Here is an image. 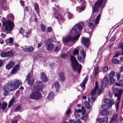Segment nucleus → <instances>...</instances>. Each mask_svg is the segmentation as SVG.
I'll use <instances>...</instances> for the list:
<instances>
[{"mask_svg": "<svg viewBox=\"0 0 123 123\" xmlns=\"http://www.w3.org/2000/svg\"><path fill=\"white\" fill-rule=\"evenodd\" d=\"M104 0H98V1L94 4V6L92 8V14L88 24V26L91 30H93L94 28V26L93 23L94 20V18L98 12L99 8L101 6L102 9L100 13L97 16L95 20L94 21V23L96 24L99 23L101 13L104 7Z\"/></svg>", "mask_w": 123, "mask_h": 123, "instance_id": "nucleus-1", "label": "nucleus"}, {"mask_svg": "<svg viewBox=\"0 0 123 123\" xmlns=\"http://www.w3.org/2000/svg\"><path fill=\"white\" fill-rule=\"evenodd\" d=\"M83 25V23H80L75 25L71 30L70 35L64 38L63 41L65 42H68L70 41L75 42L80 35V34H77L82 29Z\"/></svg>", "mask_w": 123, "mask_h": 123, "instance_id": "nucleus-2", "label": "nucleus"}, {"mask_svg": "<svg viewBox=\"0 0 123 123\" xmlns=\"http://www.w3.org/2000/svg\"><path fill=\"white\" fill-rule=\"evenodd\" d=\"M14 16L12 14H10L7 16L6 18H2V19L3 25L5 26V32L7 34L11 32L14 28V25L13 21Z\"/></svg>", "mask_w": 123, "mask_h": 123, "instance_id": "nucleus-3", "label": "nucleus"}, {"mask_svg": "<svg viewBox=\"0 0 123 123\" xmlns=\"http://www.w3.org/2000/svg\"><path fill=\"white\" fill-rule=\"evenodd\" d=\"M70 60L72 65L73 69L74 70H78V73L80 72L81 69V65L79 64L76 59L73 56H71L70 57Z\"/></svg>", "mask_w": 123, "mask_h": 123, "instance_id": "nucleus-4", "label": "nucleus"}, {"mask_svg": "<svg viewBox=\"0 0 123 123\" xmlns=\"http://www.w3.org/2000/svg\"><path fill=\"white\" fill-rule=\"evenodd\" d=\"M41 97V94L39 92V90L35 89L31 92L30 96V98L35 100L39 99Z\"/></svg>", "mask_w": 123, "mask_h": 123, "instance_id": "nucleus-5", "label": "nucleus"}, {"mask_svg": "<svg viewBox=\"0 0 123 123\" xmlns=\"http://www.w3.org/2000/svg\"><path fill=\"white\" fill-rule=\"evenodd\" d=\"M32 75V73L30 72L27 76L26 79V80L27 81V83L28 85L30 86H32L34 82V80L33 79H30V77Z\"/></svg>", "mask_w": 123, "mask_h": 123, "instance_id": "nucleus-6", "label": "nucleus"}, {"mask_svg": "<svg viewBox=\"0 0 123 123\" xmlns=\"http://www.w3.org/2000/svg\"><path fill=\"white\" fill-rule=\"evenodd\" d=\"M4 87L9 91H12L16 89V86H14L12 83L9 82L7 84V86H6Z\"/></svg>", "mask_w": 123, "mask_h": 123, "instance_id": "nucleus-7", "label": "nucleus"}, {"mask_svg": "<svg viewBox=\"0 0 123 123\" xmlns=\"http://www.w3.org/2000/svg\"><path fill=\"white\" fill-rule=\"evenodd\" d=\"M43 83L41 82H37L35 84L34 86V89L39 90H41L43 88Z\"/></svg>", "mask_w": 123, "mask_h": 123, "instance_id": "nucleus-8", "label": "nucleus"}, {"mask_svg": "<svg viewBox=\"0 0 123 123\" xmlns=\"http://www.w3.org/2000/svg\"><path fill=\"white\" fill-rule=\"evenodd\" d=\"M12 52L11 50L6 52H3L1 54V56L2 57H10L12 56Z\"/></svg>", "mask_w": 123, "mask_h": 123, "instance_id": "nucleus-9", "label": "nucleus"}, {"mask_svg": "<svg viewBox=\"0 0 123 123\" xmlns=\"http://www.w3.org/2000/svg\"><path fill=\"white\" fill-rule=\"evenodd\" d=\"M81 42L83 45L88 48V47L89 40L88 38H84L82 39Z\"/></svg>", "mask_w": 123, "mask_h": 123, "instance_id": "nucleus-10", "label": "nucleus"}, {"mask_svg": "<svg viewBox=\"0 0 123 123\" xmlns=\"http://www.w3.org/2000/svg\"><path fill=\"white\" fill-rule=\"evenodd\" d=\"M104 101L105 103L108 104L109 106L110 107H111L114 102L113 99L107 98L105 99L104 100Z\"/></svg>", "mask_w": 123, "mask_h": 123, "instance_id": "nucleus-11", "label": "nucleus"}, {"mask_svg": "<svg viewBox=\"0 0 123 123\" xmlns=\"http://www.w3.org/2000/svg\"><path fill=\"white\" fill-rule=\"evenodd\" d=\"M40 78L41 80L43 82H46L48 80L47 78L45 73H42L40 74Z\"/></svg>", "mask_w": 123, "mask_h": 123, "instance_id": "nucleus-12", "label": "nucleus"}, {"mask_svg": "<svg viewBox=\"0 0 123 123\" xmlns=\"http://www.w3.org/2000/svg\"><path fill=\"white\" fill-rule=\"evenodd\" d=\"M34 49L33 47L31 46L30 47L26 48L23 49L22 50L25 52H31L33 51Z\"/></svg>", "mask_w": 123, "mask_h": 123, "instance_id": "nucleus-13", "label": "nucleus"}, {"mask_svg": "<svg viewBox=\"0 0 123 123\" xmlns=\"http://www.w3.org/2000/svg\"><path fill=\"white\" fill-rule=\"evenodd\" d=\"M22 82L20 80H16L14 81L13 84L14 86H16V89L18 88L19 86L22 84Z\"/></svg>", "mask_w": 123, "mask_h": 123, "instance_id": "nucleus-14", "label": "nucleus"}, {"mask_svg": "<svg viewBox=\"0 0 123 123\" xmlns=\"http://www.w3.org/2000/svg\"><path fill=\"white\" fill-rule=\"evenodd\" d=\"M54 46V45L53 43H50L47 44L46 46V48L47 50L50 51L52 50Z\"/></svg>", "mask_w": 123, "mask_h": 123, "instance_id": "nucleus-15", "label": "nucleus"}, {"mask_svg": "<svg viewBox=\"0 0 123 123\" xmlns=\"http://www.w3.org/2000/svg\"><path fill=\"white\" fill-rule=\"evenodd\" d=\"M101 92V90L100 88L98 89H96L95 88L93 90L91 93V95H94L96 93L97 94H99Z\"/></svg>", "mask_w": 123, "mask_h": 123, "instance_id": "nucleus-16", "label": "nucleus"}, {"mask_svg": "<svg viewBox=\"0 0 123 123\" xmlns=\"http://www.w3.org/2000/svg\"><path fill=\"white\" fill-rule=\"evenodd\" d=\"M87 80V78L86 77L82 82L81 83L80 85L81 87L83 89H84L85 88V85L86 83Z\"/></svg>", "mask_w": 123, "mask_h": 123, "instance_id": "nucleus-17", "label": "nucleus"}, {"mask_svg": "<svg viewBox=\"0 0 123 123\" xmlns=\"http://www.w3.org/2000/svg\"><path fill=\"white\" fill-rule=\"evenodd\" d=\"M100 113L103 116L107 115L109 114V111L106 110L104 109L101 111Z\"/></svg>", "mask_w": 123, "mask_h": 123, "instance_id": "nucleus-18", "label": "nucleus"}, {"mask_svg": "<svg viewBox=\"0 0 123 123\" xmlns=\"http://www.w3.org/2000/svg\"><path fill=\"white\" fill-rule=\"evenodd\" d=\"M19 66L18 65H17L14 67L11 71V74H13L16 73L17 70L19 69Z\"/></svg>", "mask_w": 123, "mask_h": 123, "instance_id": "nucleus-19", "label": "nucleus"}, {"mask_svg": "<svg viewBox=\"0 0 123 123\" xmlns=\"http://www.w3.org/2000/svg\"><path fill=\"white\" fill-rule=\"evenodd\" d=\"M53 15L54 17H55V18L57 19L59 22H61V19H61V18L60 15L59 14L58 15L57 12H55V13Z\"/></svg>", "mask_w": 123, "mask_h": 123, "instance_id": "nucleus-20", "label": "nucleus"}, {"mask_svg": "<svg viewBox=\"0 0 123 123\" xmlns=\"http://www.w3.org/2000/svg\"><path fill=\"white\" fill-rule=\"evenodd\" d=\"M120 96H117L118 97L117 98V102L115 105V107L116 109V111L117 112L118 111V108L119 101L120 99Z\"/></svg>", "mask_w": 123, "mask_h": 123, "instance_id": "nucleus-21", "label": "nucleus"}, {"mask_svg": "<svg viewBox=\"0 0 123 123\" xmlns=\"http://www.w3.org/2000/svg\"><path fill=\"white\" fill-rule=\"evenodd\" d=\"M14 64L13 62L10 61L9 63L6 66V68L8 69H9L13 67Z\"/></svg>", "mask_w": 123, "mask_h": 123, "instance_id": "nucleus-22", "label": "nucleus"}, {"mask_svg": "<svg viewBox=\"0 0 123 123\" xmlns=\"http://www.w3.org/2000/svg\"><path fill=\"white\" fill-rule=\"evenodd\" d=\"M117 115L116 113H115L113 115L112 117V119L111 120L110 123H112L113 122L115 121L117 118Z\"/></svg>", "mask_w": 123, "mask_h": 123, "instance_id": "nucleus-23", "label": "nucleus"}, {"mask_svg": "<svg viewBox=\"0 0 123 123\" xmlns=\"http://www.w3.org/2000/svg\"><path fill=\"white\" fill-rule=\"evenodd\" d=\"M7 104L5 102H3L2 103L1 105V109L2 110H5L7 106Z\"/></svg>", "mask_w": 123, "mask_h": 123, "instance_id": "nucleus-24", "label": "nucleus"}, {"mask_svg": "<svg viewBox=\"0 0 123 123\" xmlns=\"http://www.w3.org/2000/svg\"><path fill=\"white\" fill-rule=\"evenodd\" d=\"M115 85L118 86H121L123 85V80H119L118 81V83H116L115 84Z\"/></svg>", "mask_w": 123, "mask_h": 123, "instance_id": "nucleus-25", "label": "nucleus"}, {"mask_svg": "<svg viewBox=\"0 0 123 123\" xmlns=\"http://www.w3.org/2000/svg\"><path fill=\"white\" fill-rule=\"evenodd\" d=\"M34 9L37 13L39 12V7L38 4L37 3H35L34 5Z\"/></svg>", "mask_w": 123, "mask_h": 123, "instance_id": "nucleus-26", "label": "nucleus"}, {"mask_svg": "<svg viewBox=\"0 0 123 123\" xmlns=\"http://www.w3.org/2000/svg\"><path fill=\"white\" fill-rule=\"evenodd\" d=\"M112 63L115 64H120L121 62L120 61L116 59H113L112 60Z\"/></svg>", "mask_w": 123, "mask_h": 123, "instance_id": "nucleus-27", "label": "nucleus"}, {"mask_svg": "<svg viewBox=\"0 0 123 123\" xmlns=\"http://www.w3.org/2000/svg\"><path fill=\"white\" fill-rule=\"evenodd\" d=\"M118 89L117 88H114L113 90V92L115 97H117L118 95V93L117 92Z\"/></svg>", "mask_w": 123, "mask_h": 123, "instance_id": "nucleus-28", "label": "nucleus"}, {"mask_svg": "<svg viewBox=\"0 0 123 123\" xmlns=\"http://www.w3.org/2000/svg\"><path fill=\"white\" fill-rule=\"evenodd\" d=\"M54 94L53 92H50L48 96L47 97L48 99L50 100L52 99L54 96Z\"/></svg>", "mask_w": 123, "mask_h": 123, "instance_id": "nucleus-29", "label": "nucleus"}, {"mask_svg": "<svg viewBox=\"0 0 123 123\" xmlns=\"http://www.w3.org/2000/svg\"><path fill=\"white\" fill-rule=\"evenodd\" d=\"M55 87L56 89V91H58L60 87L59 83L58 82H56L55 83Z\"/></svg>", "mask_w": 123, "mask_h": 123, "instance_id": "nucleus-30", "label": "nucleus"}, {"mask_svg": "<svg viewBox=\"0 0 123 123\" xmlns=\"http://www.w3.org/2000/svg\"><path fill=\"white\" fill-rule=\"evenodd\" d=\"M14 102V99L13 98H12L9 102L8 107L9 108L13 104V103Z\"/></svg>", "mask_w": 123, "mask_h": 123, "instance_id": "nucleus-31", "label": "nucleus"}, {"mask_svg": "<svg viewBox=\"0 0 123 123\" xmlns=\"http://www.w3.org/2000/svg\"><path fill=\"white\" fill-rule=\"evenodd\" d=\"M60 79L61 81H63L65 79V77L63 73H60L59 74Z\"/></svg>", "mask_w": 123, "mask_h": 123, "instance_id": "nucleus-32", "label": "nucleus"}, {"mask_svg": "<svg viewBox=\"0 0 123 123\" xmlns=\"http://www.w3.org/2000/svg\"><path fill=\"white\" fill-rule=\"evenodd\" d=\"M4 92H3V95L6 96L8 95V91H9L5 87H4Z\"/></svg>", "mask_w": 123, "mask_h": 123, "instance_id": "nucleus-33", "label": "nucleus"}, {"mask_svg": "<svg viewBox=\"0 0 123 123\" xmlns=\"http://www.w3.org/2000/svg\"><path fill=\"white\" fill-rule=\"evenodd\" d=\"M84 105L87 109H88L90 108V105L89 103L87 101H85L84 103Z\"/></svg>", "mask_w": 123, "mask_h": 123, "instance_id": "nucleus-34", "label": "nucleus"}, {"mask_svg": "<svg viewBox=\"0 0 123 123\" xmlns=\"http://www.w3.org/2000/svg\"><path fill=\"white\" fill-rule=\"evenodd\" d=\"M40 26L42 31L43 32L45 31L46 30L45 25L43 24H41L40 25Z\"/></svg>", "mask_w": 123, "mask_h": 123, "instance_id": "nucleus-35", "label": "nucleus"}, {"mask_svg": "<svg viewBox=\"0 0 123 123\" xmlns=\"http://www.w3.org/2000/svg\"><path fill=\"white\" fill-rule=\"evenodd\" d=\"M109 105H108L107 104H105L102 106L101 108L102 109L107 110V109H109Z\"/></svg>", "mask_w": 123, "mask_h": 123, "instance_id": "nucleus-36", "label": "nucleus"}, {"mask_svg": "<svg viewBox=\"0 0 123 123\" xmlns=\"http://www.w3.org/2000/svg\"><path fill=\"white\" fill-rule=\"evenodd\" d=\"M102 86L101 85L99 87H98V82H97V81H96L95 83V89H98V88H100V89L101 90L102 89Z\"/></svg>", "mask_w": 123, "mask_h": 123, "instance_id": "nucleus-37", "label": "nucleus"}, {"mask_svg": "<svg viewBox=\"0 0 123 123\" xmlns=\"http://www.w3.org/2000/svg\"><path fill=\"white\" fill-rule=\"evenodd\" d=\"M114 72L113 71H112L110 74L109 76V78H113V76L114 74Z\"/></svg>", "mask_w": 123, "mask_h": 123, "instance_id": "nucleus-38", "label": "nucleus"}, {"mask_svg": "<svg viewBox=\"0 0 123 123\" xmlns=\"http://www.w3.org/2000/svg\"><path fill=\"white\" fill-rule=\"evenodd\" d=\"M21 109V106L20 105L18 106L15 109V112H18L20 111Z\"/></svg>", "mask_w": 123, "mask_h": 123, "instance_id": "nucleus-39", "label": "nucleus"}, {"mask_svg": "<svg viewBox=\"0 0 123 123\" xmlns=\"http://www.w3.org/2000/svg\"><path fill=\"white\" fill-rule=\"evenodd\" d=\"M79 119H78V120H76L75 121H74L72 120H70V123H78L79 122Z\"/></svg>", "mask_w": 123, "mask_h": 123, "instance_id": "nucleus-40", "label": "nucleus"}, {"mask_svg": "<svg viewBox=\"0 0 123 123\" xmlns=\"http://www.w3.org/2000/svg\"><path fill=\"white\" fill-rule=\"evenodd\" d=\"M60 49V47L59 46H57L55 48L54 51L56 52H57L59 51Z\"/></svg>", "mask_w": 123, "mask_h": 123, "instance_id": "nucleus-41", "label": "nucleus"}, {"mask_svg": "<svg viewBox=\"0 0 123 123\" xmlns=\"http://www.w3.org/2000/svg\"><path fill=\"white\" fill-rule=\"evenodd\" d=\"M120 52L119 51H117L116 52V53L114 57H116L119 56L120 55Z\"/></svg>", "mask_w": 123, "mask_h": 123, "instance_id": "nucleus-42", "label": "nucleus"}, {"mask_svg": "<svg viewBox=\"0 0 123 123\" xmlns=\"http://www.w3.org/2000/svg\"><path fill=\"white\" fill-rule=\"evenodd\" d=\"M53 40L51 39H48L46 41H45L44 43L45 44H47L49 43H51L52 42Z\"/></svg>", "mask_w": 123, "mask_h": 123, "instance_id": "nucleus-43", "label": "nucleus"}, {"mask_svg": "<svg viewBox=\"0 0 123 123\" xmlns=\"http://www.w3.org/2000/svg\"><path fill=\"white\" fill-rule=\"evenodd\" d=\"M98 121L100 123H102L104 122V119L101 118L98 119Z\"/></svg>", "mask_w": 123, "mask_h": 123, "instance_id": "nucleus-44", "label": "nucleus"}, {"mask_svg": "<svg viewBox=\"0 0 123 123\" xmlns=\"http://www.w3.org/2000/svg\"><path fill=\"white\" fill-rule=\"evenodd\" d=\"M52 30V28L50 27H48L46 29V31L47 32H50Z\"/></svg>", "mask_w": 123, "mask_h": 123, "instance_id": "nucleus-45", "label": "nucleus"}, {"mask_svg": "<svg viewBox=\"0 0 123 123\" xmlns=\"http://www.w3.org/2000/svg\"><path fill=\"white\" fill-rule=\"evenodd\" d=\"M108 66H106L103 69V71L104 72H105L108 70Z\"/></svg>", "mask_w": 123, "mask_h": 123, "instance_id": "nucleus-46", "label": "nucleus"}, {"mask_svg": "<svg viewBox=\"0 0 123 123\" xmlns=\"http://www.w3.org/2000/svg\"><path fill=\"white\" fill-rule=\"evenodd\" d=\"M79 52V51L77 49H76L74 50L73 54L74 55H77Z\"/></svg>", "mask_w": 123, "mask_h": 123, "instance_id": "nucleus-47", "label": "nucleus"}, {"mask_svg": "<svg viewBox=\"0 0 123 123\" xmlns=\"http://www.w3.org/2000/svg\"><path fill=\"white\" fill-rule=\"evenodd\" d=\"M68 17L69 18H71L72 17L73 15L72 14L70 13L69 12H68Z\"/></svg>", "mask_w": 123, "mask_h": 123, "instance_id": "nucleus-48", "label": "nucleus"}, {"mask_svg": "<svg viewBox=\"0 0 123 123\" xmlns=\"http://www.w3.org/2000/svg\"><path fill=\"white\" fill-rule=\"evenodd\" d=\"M104 122L107 123L108 121V117H107L105 116L104 117Z\"/></svg>", "mask_w": 123, "mask_h": 123, "instance_id": "nucleus-49", "label": "nucleus"}, {"mask_svg": "<svg viewBox=\"0 0 123 123\" xmlns=\"http://www.w3.org/2000/svg\"><path fill=\"white\" fill-rule=\"evenodd\" d=\"M81 53L82 55L83 56V58H84L85 55L84 51V50H83L81 51Z\"/></svg>", "mask_w": 123, "mask_h": 123, "instance_id": "nucleus-50", "label": "nucleus"}, {"mask_svg": "<svg viewBox=\"0 0 123 123\" xmlns=\"http://www.w3.org/2000/svg\"><path fill=\"white\" fill-rule=\"evenodd\" d=\"M13 41V39L12 38H10L9 39V44H11L12 43Z\"/></svg>", "mask_w": 123, "mask_h": 123, "instance_id": "nucleus-51", "label": "nucleus"}, {"mask_svg": "<svg viewBox=\"0 0 123 123\" xmlns=\"http://www.w3.org/2000/svg\"><path fill=\"white\" fill-rule=\"evenodd\" d=\"M81 110L83 113L84 114L86 112V109L84 107L82 106L81 107Z\"/></svg>", "mask_w": 123, "mask_h": 123, "instance_id": "nucleus-52", "label": "nucleus"}, {"mask_svg": "<svg viewBox=\"0 0 123 123\" xmlns=\"http://www.w3.org/2000/svg\"><path fill=\"white\" fill-rule=\"evenodd\" d=\"M123 91L122 89H119L118 91V92L119 93L118 95L120 96L121 94L123 92Z\"/></svg>", "mask_w": 123, "mask_h": 123, "instance_id": "nucleus-53", "label": "nucleus"}, {"mask_svg": "<svg viewBox=\"0 0 123 123\" xmlns=\"http://www.w3.org/2000/svg\"><path fill=\"white\" fill-rule=\"evenodd\" d=\"M85 8V6H83L82 7L80 8V9L79 10V11L81 12L82 11L84 10Z\"/></svg>", "mask_w": 123, "mask_h": 123, "instance_id": "nucleus-54", "label": "nucleus"}, {"mask_svg": "<svg viewBox=\"0 0 123 123\" xmlns=\"http://www.w3.org/2000/svg\"><path fill=\"white\" fill-rule=\"evenodd\" d=\"M71 111V110L70 109H69L66 112V114H69L70 113Z\"/></svg>", "mask_w": 123, "mask_h": 123, "instance_id": "nucleus-55", "label": "nucleus"}, {"mask_svg": "<svg viewBox=\"0 0 123 123\" xmlns=\"http://www.w3.org/2000/svg\"><path fill=\"white\" fill-rule=\"evenodd\" d=\"M110 79V81L111 83H114L115 82V80L113 78H109Z\"/></svg>", "mask_w": 123, "mask_h": 123, "instance_id": "nucleus-56", "label": "nucleus"}, {"mask_svg": "<svg viewBox=\"0 0 123 123\" xmlns=\"http://www.w3.org/2000/svg\"><path fill=\"white\" fill-rule=\"evenodd\" d=\"M81 110L80 109H79L78 110H76L75 109L74 110V111H75V112L77 113H80L81 112Z\"/></svg>", "mask_w": 123, "mask_h": 123, "instance_id": "nucleus-57", "label": "nucleus"}, {"mask_svg": "<svg viewBox=\"0 0 123 123\" xmlns=\"http://www.w3.org/2000/svg\"><path fill=\"white\" fill-rule=\"evenodd\" d=\"M121 77V74H117V80L118 81L120 79Z\"/></svg>", "mask_w": 123, "mask_h": 123, "instance_id": "nucleus-58", "label": "nucleus"}, {"mask_svg": "<svg viewBox=\"0 0 123 123\" xmlns=\"http://www.w3.org/2000/svg\"><path fill=\"white\" fill-rule=\"evenodd\" d=\"M74 116H75L76 117H79V115L75 111H74Z\"/></svg>", "mask_w": 123, "mask_h": 123, "instance_id": "nucleus-59", "label": "nucleus"}, {"mask_svg": "<svg viewBox=\"0 0 123 123\" xmlns=\"http://www.w3.org/2000/svg\"><path fill=\"white\" fill-rule=\"evenodd\" d=\"M119 47L120 48H121L123 47V42L121 43L119 45Z\"/></svg>", "mask_w": 123, "mask_h": 123, "instance_id": "nucleus-60", "label": "nucleus"}, {"mask_svg": "<svg viewBox=\"0 0 123 123\" xmlns=\"http://www.w3.org/2000/svg\"><path fill=\"white\" fill-rule=\"evenodd\" d=\"M17 120H13L12 121L11 123H17Z\"/></svg>", "mask_w": 123, "mask_h": 123, "instance_id": "nucleus-61", "label": "nucleus"}, {"mask_svg": "<svg viewBox=\"0 0 123 123\" xmlns=\"http://www.w3.org/2000/svg\"><path fill=\"white\" fill-rule=\"evenodd\" d=\"M20 33L22 34H23V32H24V30L22 28H21L20 30Z\"/></svg>", "mask_w": 123, "mask_h": 123, "instance_id": "nucleus-62", "label": "nucleus"}, {"mask_svg": "<svg viewBox=\"0 0 123 123\" xmlns=\"http://www.w3.org/2000/svg\"><path fill=\"white\" fill-rule=\"evenodd\" d=\"M77 58L78 60L80 62L81 61V58L80 56H79L78 55L77 56Z\"/></svg>", "mask_w": 123, "mask_h": 123, "instance_id": "nucleus-63", "label": "nucleus"}, {"mask_svg": "<svg viewBox=\"0 0 123 123\" xmlns=\"http://www.w3.org/2000/svg\"><path fill=\"white\" fill-rule=\"evenodd\" d=\"M119 70L120 71H123V65L121 66L119 68Z\"/></svg>", "mask_w": 123, "mask_h": 123, "instance_id": "nucleus-64", "label": "nucleus"}]
</instances>
